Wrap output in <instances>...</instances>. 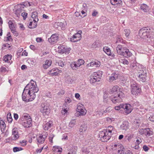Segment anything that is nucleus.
<instances>
[{
    "label": "nucleus",
    "instance_id": "1",
    "mask_svg": "<svg viewBox=\"0 0 154 154\" xmlns=\"http://www.w3.org/2000/svg\"><path fill=\"white\" fill-rule=\"evenodd\" d=\"M24 88L27 89L28 93L31 95H35V93L38 91V88L37 87L36 82L32 80H31L30 82L26 85Z\"/></svg>",
    "mask_w": 154,
    "mask_h": 154
},
{
    "label": "nucleus",
    "instance_id": "2",
    "mask_svg": "<svg viewBox=\"0 0 154 154\" xmlns=\"http://www.w3.org/2000/svg\"><path fill=\"white\" fill-rule=\"evenodd\" d=\"M150 29H148L146 28H142L139 31L138 35L141 38L148 41L151 38L150 35Z\"/></svg>",
    "mask_w": 154,
    "mask_h": 154
},
{
    "label": "nucleus",
    "instance_id": "3",
    "mask_svg": "<svg viewBox=\"0 0 154 154\" xmlns=\"http://www.w3.org/2000/svg\"><path fill=\"white\" fill-rule=\"evenodd\" d=\"M36 95H31L28 93V90L24 88L22 93V99L23 101L28 102L32 101L35 97Z\"/></svg>",
    "mask_w": 154,
    "mask_h": 154
},
{
    "label": "nucleus",
    "instance_id": "4",
    "mask_svg": "<svg viewBox=\"0 0 154 154\" xmlns=\"http://www.w3.org/2000/svg\"><path fill=\"white\" fill-rule=\"evenodd\" d=\"M131 91L132 94L136 95L141 92V89L136 82L133 80H131Z\"/></svg>",
    "mask_w": 154,
    "mask_h": 154
},
{
    "label": "nucleus",
    "instance_id": "5",
    "mask_svg": "<svg viewBox=\"0 0 154 154\" xmlns=\"http://www.w3.org/2000/svg\"><path fill=\"white\" fill-rule=\"evenodd\" d=\"M125 97V95L123 92H120L116 95L110 98V100L114 104L119 103L123 101V99Z\"/></svg>",
    "mask_w": 154,
    "mask_h": 154
},
{
    "label": "nucleus",
    "instance_id": "6",
    "mask_svg": "<svg viewBox=\"0 0 154 154\" xmlns=\"http://www.w3.org/2000/svg\"><path fill=\"white\" fill-rule=\"evenodd\" d=\"M49 105L46 103H42L40 106V111L44 115H48L50 112Z\"/></svg>",
    "mask_w": 154,
    "mask_h": 154
},
{
    "label": "nucleus",
    "instance_id": "7",
    "mask_svg": "<svg viewBox=\"0 0 154 154\" xmlns=\"http://www.w3.org/2000/svg\"><path fill=\"white\" fill-rule=\"evenodd\" d=\"M121 106L123 109V113L125 115L130 114L133 110V107L129 104H123Z\"/></svg>",
    "mask_w": 154,
    "mask_h": 154
},
{
    "label": "nucleus",
    "instance_id": "8",
    "mask_svg": "<svg viewBox=\"0 0 154 154\" xmlns=\"http://www.w3.org/2000/svg\"><path fill=\"white\" fill-rule=\"evenodd\" d=\"M77 112L79 116H84L85 115L87 112L86 110L83 107V105L82 104H79L77 105L76 108Z\"/></svg>",
    "mask_w": 154,
    "mask_h": 154
},
{
    "label": "nucleus",
    "instance_id": "9",
    "mask_svg": "<svg viewBox=\"0 0 154 154\" xmlns=\"http://www.w3.org/2000/svg\"><path fill=\"white\" fill-rule=\"evenodd\" d=\"M123 91V89L122 88L120 87L118 85H115L109 90V93L112 94L116 92L117 94H118L119 92H122Z\"/></svg>",
    "mask_w": 154,
    "mask_h": 154
},
{
    "label": "nucleus",
    "instance_id": "10",
    "mask_svg": "<svg viewBox=\"0 0 154 154\" xmlns=\"http://www.w3.org/2000/svg\"><path fill=\"white\" fill-rule=\"evenodd\" d=\"M59 49V52L61 54H68L70 50V48H68L66 46L63 45H60L58 47Z\"/></svg>",
    "mask_w": 154,
    "mask_h": 154
},
{
    "label": "nucleus",
    "instance_id": "11",
    "mask_svg": "<svg viewBox=\"0 0 154 154\" xmlns=\"http://www.w3.org/2000/svg\"><path fill=\"white\" fill-rule=\"evenodd\" d=\"M146 71L145 70L144 71H143V70H140V72H139V74L138 76L139 80L143 82H145L146 79Z\"/></svg>",
    "mask_w": 154,
    "mask_h": 154
},
{
    "label": "nucleus",
    "instance_id": "12",
    "mask_svg": "<svg viewBox=\"0 0 154 154\" xmlns=\"http://www.w3.org/2000/svg\"><path fill=\"white\" fill-rule=\"evenodd\" d=\"M58 38V36L57 34H53L51 37L48 39V41L51 43L54 44L56 43Z\"/></svg>",
    "mask_w": 154,
    "mask_h": 154
},
{
    "label": "nucleus",
    "instance_id": "13",
    "mask_svg": "<svg viewBox=\"0 0 154 154\" xmlns=\"http://www.w3.org/2000/svg\"><path fill=\"white\" fill-rule=\"evenodd\" d=\"M19 136L17 128H14L12 130L11 138L12 140H14L17 139Z\"/></svg>",
    "mask_w": 154,
    "mask_h": 154
},
{
    "label": "nucleus",
    "instance_id": "14",
    "mask_svg": "<svg viewBox=\"0 0 154 154\" xmlns=\"http://www.w3.org/2000/svg\"><path fill=\"white\" fill-rule=\"evenodd\" d=\"M32 121L30 118H28L27 119H25L24 121L21 122V124L25 128L29 127L31 124Z\"/></svg>",
    "mask_w": 154,
    "mask_h": 154
},
{
    "label": "nucleus",
    "instance_id": "15",
    "mask_svg": "<svg viewBox=\"0 0 154 154\" xmlns=\"http://www.w3.org/2000/svg\"><path fill=\"white\" fill-rule=\"evenodd\" d=\"M113 129V127L112 126H109L106 129V133H107V132H108V133H107V135L108 136H107L108 138L106 137L107 140H109L111 137L112 134V131Z\"/></svg>",
    "mask_w": 154,
    "mask_h": 154
},
{
    "label": "nucleus",
    "instance_id": "16",
    "mask_svg": "<svg viewBox=\"0 0 154 154\" xmlns=\"http://www.w3.org/2000/svg\"><path fill=\"white\" fill-rule=\"evenodd\" d=\"M125 48V47H122V46L121 45H118L116 48L117 53L119 54L122 55L123 52H124Z\"/></svg>",
    "mask_w": 154,
    "mask_h": 154
},
{
    "label": "nucleus",
    "instance_id": "17",
    "mask_svg": "<svg viewBox=\"0 0 154 154\" xmlns=\"http://www.w3.org/2000/svg\"><path fill=\"white\" fill-rule=\"evenodd\" d=\"M106 131L105 130H104L102 131H100L99 134V137H100V140L102 142H105V139L106 138L105 134Z\"/></svg>",
    "mask_w": 154,
    "mask_h": 154
},
{
    "label": "nucleus",
    "instance_id": "18",
    "mask_svg": "<svg viewBox=\"0 0 154 154\" xmlns=\"http://www.w3.org/2000/svg\"><path fill=\"white\" fill-rule=\"evenodd\" d=\"M52 150L56 154H60L62 151V149L60 146H54L53 147Z\"/></svg>",
    "mask_w": 154,
    "mask_h": 154
},
{
    "label": "nucleus",
    "instance_id": "19",
    "mask_svg": "<svg viewBox=\"0 0 154 154\" xmlns=\"http://www.w3.org/2000/svg\"><path fill=\"white\" fill-rule=\"evenodd\" d=\"M129 122L127 121H125L123 122L122 124L120 126L122 130H127L129 128Z\"/></svg>",
    "mask_w": 154,
    "mask_h": 154
},
{
    "label": "nucleus",
    "instance_id": "20",
    "mask_svg": "<svg viewBox=\"0 0 154 154\" xmlns=\"http://www.w3.org/2000/svg\"><path fill=\"white\" fill-rule=\"evenodd\" d=\"M122 54V55L126 57L131 56L132 55V53L128 49H127L126 48Z\"/></svg>",
    "mask_w": 154,
    "mask_h": 154
},
{
    "label": "nucleus",
    "instance_id": "21",
    "mask_svg": "<svg viewBox=\"0 0 154 154\" xmlns=\"http://www.w3.org/2000/svg\"><path fill=\"white\" fill-rule=\"evenodd\" d=\"M140 7L141 10L144 12H147L149 11V7L145 4H141L140 5Z\"/></svg>",
    "mask_w": 154,
    "mask_h": 154
},
{
    "label": "nucleus",
    "instance_id": "22",
    "mask_svg": "<svg viewBox=\"0 0 154 154\" xmlns=\"http://www.w3.org/2000/svg\"><path fill=\"white\" fill-rule=\"evenodd\" d=\"M51 60H46L45 61V63L43 65V67L45 69H47L51 66Z\"/></svg>",
    "mask_w": 154,
    "mask_h": 154
},
{
    "label": "nucleus",
    "instance_id": "23",
    "mask_svg": "<svg viewBox=\"0 0 154 154\" xmlns=\"http://www.w3.org/2000/svg\"><path fill=\"white\" fill-rule=\"evenodd\" d=\"M53 125V122L51 121H49L47 123L44 125L43 127L44 130H48Z\"/></svg>",
    "mask_w": 154,
    "mask_h": 154
},
{
    "label": "nucleus",
    "instance_id": "24",
    "mask_svg": "<svg viewBox=\"0 0 154 154\" xmlns=\"http://www.w3.org/2000/svg\"><path fill=\"white\" fill-rule=\"evenodd\" d=\"M45 135L43 136L42 135H40L37 138V140L38 142L40 144L43 143L45 140V139L46 137Z\"/></svg>",
    "mask_w": 154,
    "mask_h": 154
},
{
    "label": "nucleus",
    "instance_id": "25",
    "mask_svg": "<svg viewBox=\"0 0 154 154\" xmlns=\"http://www.w3.org/2000/svg\"><path fill=\"white\" fill-rule=\"evenodd\" d=\"M12 56L11 54H7L4 56L3 58V60L5 62L9 63L10 64L11 63L10 60L11 59Z\"/></svg>",
    "mask_w": 154,
    "mask_h": 154
},
{
    "label": "nucleus",
    "instance_id": "26",
    "mask_svg": "<svg viewBox=\"0 0 154 154\" xmlns=\"http://www.w3.org/2000/svg\"><path fill=\"white\" fill-rule=\"evenodd\" d=\"M106 54L109 56V58H110L111 59L114 58V54L113 53L111 52V51L110 49L109 48H107V47Z\"/></svg>",
    "mask_w": 154,
    "mask_h": 154
},
{
    "label": "nucleus",
    "instance_id": "27",
    "mask_svg": "<svg viewBox=\"0 0 154 154\" xmlns=\"http://www.w3.org/2000/svg\"><path fill=\"white\" fill-rule=\"evenodd\" d=\"M119 76V75L118 73H115L112 74L111 76L109 78V81L111 82L116 80L117 79Z\"/></svg>",
    "mask_w": 154,
    "mask_h": 154
},
{
    "label": "nucleus",
    "instance_id": "28",
    "mask_svg": "<svg viewBox=\"0 0 154 154\" xmlns=\"http://www.w3.org/2000/svg\"><path fill=\"white\" fill-rule=\"evenodd\" d=\"M38 13L36 12H34L32 13L31 17L33 19V21L35 22H37L38 20Z\"/></svg>",
    "mask_w": 154,
    "mask_h": 154
},
{
    "label": "nucleus",
    "instance_id": "29",
    "mask_svg": "<svg viewBox=\"0 0 154 154\" xmlns=\"http://www.w3.org/2000/svg\"><path fill=\"white\" fill-rule=\"evenodd\" d=\"M70 66L73 70H76L78 67H79V65L76 61L73 62L71 63Z\"/></svg>",
    "mask_w": 154,
    "mask_h": 154
},
{
    "label": "nucleus",
    "instance_id": "30",
    "mask_svg": "<svg viewBox=\"0 0 154 154\" xmlns=\"http://www.w3.org/2000/svg\"><path fill=\"white\" fill-rule=\"evenodd\" d=\"M102 75V72L99 71L97 72H94L92 75L96 78L99 77V78L100 79V77H101Z\"/></svg>",
    "mask_w": 154,
    "mask_h": 154
},
{
    "label": "nucleus",
    "instance_id": "31",
    "mask_svg": "<svg viewBox=\"0 0 154 154\" xmlns=\"http://www.w3.org/2000/svg\"><path fill=\"white\" fill-rule=\"evenodd\" d=\"M66 81L68 83L72 84L74 82L75 79L73 77L67 76L66 78Z\"/></svg>",
    "mask_w": 154,
    "mask_h": 154
},
{
    "label": "nucleus",
    "instance_id": "32",
    "mask_svg": "<svg viewBox=\"0 0 154 154\" xmlns=\"http://www.w3.org/2000/svg\"><path fill=\"white\" fill-rule=\"evenodd\" d=\"M29 116L26 114H24L21 116L19 119V122L21 124V122H23V121H24L25 119H27L28 118H29Z\"/></svg>",
    "mask_w": 154,
    "mask_h": 154
},
{
    "label": "nucleus",
    "instance_id": "33",
    "mask_svg": "<svg viewBox=\"0 0 154 154\" xmlns=\"http://www.w3.org/2000/svg\"><path fill=\"white\" fill-rule=\"evenodd\" d=\"M87 125L86 124H83L81 125L80 127L79 128V131L80 132H84L87 130Z\"/></svg>",
    "mask_w": 154,
    "mask_h": 154
},
{
    "label": "nucleus",
    "instance_id": "34",
    "mask_svg": "<svg viewBox=\"0 0 154 154\" xmlns=\"http://www.w3.org/2000/svg\"><path fill=\"white\" fill-rule=\"evenodd\" d=\"M100 80V79L99 77H93V76L91 75V79H90V82L92 84L95 83L97 82H99Z\"/></svg>",
    "mask_w": 154,
    "mask_h": 154
},
{
    "label": "nucleus",
    "instance_id": "35",
    "mask_svg": "<svg viewBox=\"0 0 154 154\" xmlns=\"http://www.w3.org/2000/svg\"><path fill=\"white\" fill-rule=\"evenodd\" d=\"M0 127L2 132L3 130L4 131L6 127V125L4 122L3 120H1V119H0Z\"/></svg>",
    "mask_w": 154,
    "mask_h": 154
},
{
    "label": "nucleus",
    "instance_id": "36",
    "mask_svg": "<svg viewBox=\"0 0 154 154\" xmlns=\"http://www.w3.org/2000/svg\"><path fill=\"white\" fill-rule=\"evenodd\" d=\"M153 134V131L149 128H146L145 135L146 136H149Z\"/></svg>",
    "mask_w": 154,
    "mask_h": 154
},
{
    "label": "nucleus",
    "instance_id": "37",
    "mask_svg": "<svg viewBox=\"0 0 154 154\" xmlns=\"http://www.w3.org/2000/svg\"><path fill=\"white\" fill-rule=\"evenodd\" d=\"M111 4L112 5L120 4L122 3L121 0H110Z\"/></svg>",
    "mask_w": 154,
    "mask_h": 154
},
{
    "label": "nucleus",
    "instance_id": "38",
    "mask_svg": "<svg viewBox=\"0 0 154 154\" xmlns=\"http://www.w3.org/2000/svg\"><path fill=\"white\" fill-rule=\"evenodd\" d=\"M79 32L77 33L74 35V36H75L76 39H77V41L80 40L81 38V33H82V31H79Z\"/></svg>",
    "mask_w": 154,
    "mask_h": 154
},
{
    "label": "nucleus",
    "instance_id": "39",
    "mask_svg": "<svg viewBox=\"0 0 154 154\" xmlns=\"http://www.w3.org/2000/svg\"><path fill=\"white\" fill-rule=\"evenodd\" d=\"M37 22H35L34 21V23L32 25V22H30L29 23V27L30 29H33L36 28L37 26Z\"/></svg>",
    "mask_w": 154,
    "mask_h": 154
},
{
    "label": "nucleus",
    "instance_id": "40",
    "mask_svg": "<svg viewBox=\"0 0 154 154\" xmlns=\"http://www.w3.org/2000/svg\"><path fill=\"white\" fill-rule=\"evenodd\" d=\"M91 64L92 65H93V66L95 65L96 67H98L100 66V62L97 60H96L94 61L91 62Z\"/></svg>",
    "mask_w": 154,
    "mask_h": 154
},
{
    "label": "nucleus",
    "instance_id": "41",
    "mask_svg": "<svg viewBox=\"0 0 154 154\" xmlns=\"http://www.w3.org/2000/svg\"><path fill=\"white\" fill-rule=\"evenodd\" d=\"M8 68L3 66H2L0 68V72L2 73H5L6 72H8Z\"/></svg>",
    "mask_w": 154,
    "mask_h": 154
},
{
    "label": "nucleus",
    "instance_id": "42",
    "mask_svg": "<svg viewBox=\"0 0 154 154\" xmlns=\"http://www.w3.org/2000/svg\"><path fill=\"white\" fill-rule=\"evenodd\" d=\"M7 120L9 123H11L12 122L13 119L10 113H9L7 114Z\"/></svg>",
    "mask_w": 154,
    "mask_h": 154
},
{
    "label": "nucleus",
    "instance_id": "43",
    "mask_svg": "<svg viewBox=\"0 0 154 154\" xmlns=\"http://www.w3.org/2000/svg\"><path fill=\"white\" fill-rule=\"evenodd\" d=\"M76 121L75 119L72 120L69 124V127H73L75 124Z\"/></svg>",
    "mask_w": 154,
    "mask_h": 154
},
{
    "label": "nucleus",
    "instance_id": "44",
    "mask_svg": "<svg viewBox=\"0 0 154 154\" xmlns=\"http://www.w3.org/2000/svg\"><path fill=\"white\" fill-rule=\"evenodd\" d=\"M23 149L21 147H15L13 148V151L14 152H16L22 150Z\"/></svg>",
    "mask_w": 154,
    "mask_h": 154
},
{
    "label": "nucleus",
    "instance_id": "45",
    "mask_svg": "<svg viewBox=\"0 0 154 154\" xmlns=\"http://www.w3.org/2000/svg\"><path fill=\"white\" fill-rule=\"evenodd\" d=\"M119 62L124 64L128 65L129 63L128 61L127 60L125 59H120L119 60Z\"/></svg>",
    "mask_w": 154,
    "mask_h": 154
},
{
    "label": "nucleus",
    "instance_id": "46",
    "mask_svg": "<svg viewBox=\"0 0 154 154\" xmlns=\"http://www.w3.org/2000/svg\"><path fill=\"white\" fill-rule=\"evenodd\" d=\"M124 34L126 37L128 38H129V35L130 32L129 29H125L124 30Z\"/></svg>",
    "mask_w": 154,
    "mask_h": 154
},
{
    "label": "nucleus",
    "instance_id": "47",
    "mask_svg": "<svg viewBox=\"0 0 154 154\" xmlns=\"http://www.w3.org/2000/svg\"><path fill=\"white\" fill-rule=\"evenodd\" d=\"M8 23L9 24V27L11 29H12L14 28L15 27L14 26L13 24V23L11 21L9 20L8 22Z\"/></svg>",
    "mask_w": 154,
    "mask_h": 154
},
{
    "label": "nucleus",
    "instance_id": "48",
    "mask_svg": "<svg viewBox=\"0 0 154 154\" xmlns=\"http://www.w3.org/2000/svg\"><path fill=\"white\" fill-rule=\"evenodd\" d=\"M76 61L77 63H78V64L79 65V67L81 65L85 63V61L83 60L80 59H79Z\"/></svg>",
    "mask_w": 154,
    "mask_h": 154
},
{
    "label": "nucleus",
    "instance_id": "49",
    "mask_svg": "<svg viewBox=\"0 0 154 154\" xmlns=\"http://www.w3.org/2000/svg\"><path fill=\"white\" fill-rule=\"evenodd\" d=\"M54 137V135L52 133L50 134L49 137V141L51 143H53L52 140Z\"/></svg>",
    "mask_w": 154,
    "mask_h": 154
},
{
    "label": "nucleus",
    "instance_id": "50",
    "mask_svg": "<svg viewBox=\"0 0 154 154\" xmlns=\"http://www.w3.org/2000/svg\"><path fill=\"white\" fill-rule=\"evenodd\" d=\"M123 42V40L120 36H118L117 39H116V43H122Z\"/></svg>",
    "mask_w": 154,
    "mask_h": 154
},
{
    "label": "nucleus",
    "instance_id": "51",
    "mask_svg": "<svg viewBox=\"0 0 154 154\" xmlns=\"http://www.w3.org/2000/svg\"><path fill=\"white\" fill-rule=\"evenodd\" d=\"M117 145L116 144H114L112 145L111 146V149L114 151V152H117L118 150H116L117 149Z\"/></svg>",
    "mask_w": 154,
    "mask_h": 154
},
{
    "label": "nucleus",
    "instance_id": "52",
    "mask_svg": "<svg viewBox=\"0 0 154 154\" xmlns=\"http://www.w3.org/2000/svg\"><path fill=\"white\" fill-rule=\"evenodd\" d=\"M136 138L137 139V140H136V141L135 142V144L139 145L140 143H141L142 142V140L139 137H136Z\"/></svg>",
    "mask_w": 154,
    "mask_h": 154
},
{
    "label": "nucleus",
    "instance_id": "53",
    "mask_svg": "<svg viewBox=\"0 0 154 154\" xmlns=\"http://www.w3.org/2000/svg\"><path fill=\"white\" fill-rule=\"evenodd\" d=\"M139 132L140 134H141L142 135L143 134H145V132H146V128L145 129H140L139 130Z\"/></svg>",
    "mask_w": 154,
    "mask_h": 154
},
{
    "label": "nucleus",
    "instance_id": "54",
    "mask_svg": "<svg viewBox=\"0 0 154 154\" xmlns=\"http://www.w3.org/2000/svg\"><path fill=\"white\" fill-rule=\"evenodd\" d=\"M27 14L26 13L24 12L22 13L21 14V15L23 17V19L24 20H25L26 19L27 17Z\"/></svg>",
    "mask_w": 154,
    "mask_h": 154
},
{
    "label": "nucleus",
    "instance_id": "55",
    "mask_svg": "<svg viewBox=\"0 0 154 154\" xmlns=\"http://www.w3.org/2000/svg\"><path fill=\"white\" fill-rule=\"evenodd\" d=\"M24 6L23 5H21L20 7L19 8H18L16 11H19V12H21V11L23 10L24 8Z\"/></svg>",
    "mask_w": 154,
    "mask_h": 154
},
{
    "label": "nucleus",
    "instance_id": "56",
    "mask_svg": "<svg viewBox=\"0 0 154 154\" xmlns=\"http://www.w3.org/2000/svg\"><path fill=\"white\" fill-rule=\"evenodd\" d=\"M61 72V70H59L58 69H57V71H56V72L52 73V75H58L59 72Z\"/></svg>",
    "mask_w": 154,
    "mask_h": 154
},
{
    "label": "nucleus",
    "instance_id": "57",
    "mask_svg": "<svg viewBox=\"0 0 154 154\" xmlns=\"http://www.w3.org/2000/svg\"><path fill=\"white\" fill-rule=\"evenodd\" d=\"M114 121V119L113 118H106V122H107L108 123H110L112 121Z\"/></svg>",
    "mask_w": 154,
    "mask_h": 154
},
{
    "label": "nucleus",
    "instance_id": "58",
    "mask_svg": "<svg viewBox=\"0 0 154 154\" xmlns=\"http://www.w3.org/2000/svg\"><path fill=\"white\" fill-rule=\"evenodd\" d=\"M70 40L72 42H75L78 41L77 39L74 36V35H73L72 37L70 38Z\"/></svg>",
    "mask_w": 154,
    "mask_h": 154
},
{
    "label": "nucleus",
    "instance_id": "59",
    "mask_svg": "<svg viewBox=\"0 0 154 154\" xmlns=\"http://www.w3.org/2000/svg\"><path fill=\"white\" fill-rule=\"evenodd\" d=\"M20 143L21 144V146H24L26 145L27 141L23 140L22 141H20Z\"/></svg>",
    "mask_w": 154,
    "mask_h": 154
},
{
    "label": "nucleus",
    "instance_id": "60",
    "mask_svg": "<svg viewBox=\"0 0 154 154\" xmlns=\"http://www.w3.org/2000/svg\"><path fill=\"white\" fill-rule=\"evenodd\" d=\"M122 105H123V104H120L118 106H115L114 107L115 109L116 110H119L121 108H122V107H121L122 106H121Z\"/></svg>",
    "mask_w": 154,
    "mask_h": 154
},
{
    "label": "nucleus",
    "instance_id": "61",
    "mask_svg": "<svg viewBox=\"0 0 154 154\" xmlns=\"http://www.w3.org/2000/svg\"><path fill=\"white\" fill-rule=\"evenodd\" d=\"M11 32L13 33L15 36H17L18 35V33L17 32L15 29H11Z\"/></svg>",
    "mask_w": 154,
    "mask_h": 154
},
{
    "label": "nucleus",
    "instance_id": "62",
    "mask_svg": "<svg viewBox=\"0 0 154 154\" xmlns=\"http://www.w3.org/2000/svg\"><path fill=\"white\" fill-rule=\"evenodd\" d=\"M5 40L7 41H12V39L11 36H7V37L5 38Z\"/></svg>",
    "mask_w": 154,
    "mask_h": 154
},
{
    "label": "nucleus",
    "instance_id": "63",
    "mask_svg": "<svg viewBox=\"0 0 154 154\" xmlns=\"http://www.w3.org/2000/svg\"><path fill=\"white\" fill-rule=\"evenodd\" d=\"M65 91L63 90H62L57 93V94L58 96H60L63 95L65 94Z\"/></svg>",
    "mask_w": 154,
    "mask_h": 154
},
{
    "label": "nucleus",
    "instance_id": "64",
    "mask_svg": "<svg viewBox=\"0 0 154 154\" xmlns=\"http://www.w3.org/2000/svg\"><path fill=\"white\" fill-rule=\"evenodd\" d=\"M72 101L68 97H66L65 100V103H70Z\"/></svg>",
    "mask_w": 154,
    "mask_h": 154
}]
</instances>
